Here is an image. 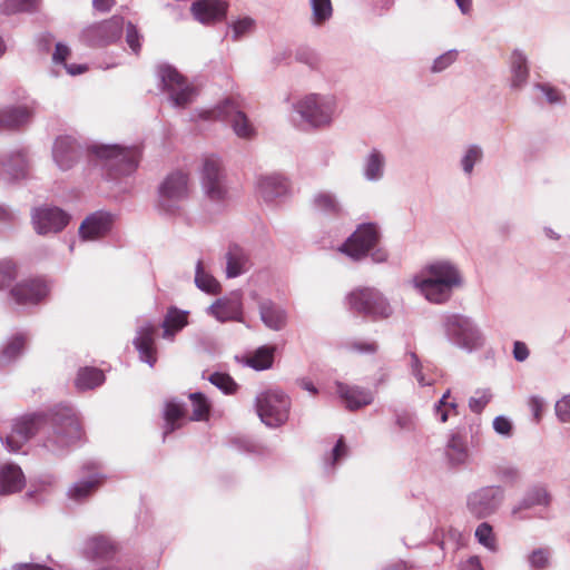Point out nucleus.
Wrapping results in <instances>:
<instances>
[{"instance_id":"1","label":"nucleus","mask_w":570,"mask_h":570,"mask_svg":"<svg viewBox=\"0 0 570 570\" xmlns=\"http://www.w3.org/2000/svg\"><path fill=\"white\" fill-rule=\"evenodd\" d=\"M41 431V445L53 454H61L76 444L82 429L76 411L71 406H56L48 416L40 414L17 419L4 444L10 452H19L36 433Z\"/></svg>"},{"instance_id":"2","label":"nucleus","mask_w":570,"mask_h":570,"mask_svg":"<svg viewBox=\"0 0 570 570\" xmlns=\"http://www.w3.org/2000/svg\"><path fill=\"white\" fill-rule=\"evenodd\" d=\"M412 282L428 302L443 305L464 285V277L458 265L448 259H439L429 264L424 274L415 276Z\"/></svg>"},{"instance_id":"3","label":"nucleus","mask_w":570,"mask_h":570,"mask_svg":"<svg viewBox=\"0 0 570 570\" xmlns=\"http://www.w3.org/2000/svg\"><path fill=\"white\" fill-rule=\"evenodd\" d=\"M337 109V99L332 94L312 92L292 105V122L302 130L322 129L331 126Z\"/></svg>"},{"instance_id":"4","label":"nucleus","mask_w":570,"mask_h":570,"mask_svg":"<svg viewBox=\"0 0 570 570\" xmlns=\"http://www.w3.org/2000/svg\"><path fill=\"white\" fill-rule=\"evenodd\" d=\"M440 326L451 345L468 353L480 350L484 345L483 333L471 316L448 312L441 316Z\"/></svg>"},{"instance_id":"5","label":"nucleus","mask_w":570,"mask_h":570,"mask_svg":"<svg viewBox=\"0 0 570 570\" xmlns=\"http://www.w3.org/2000/svg\"><path fill=\"white\" fill-rule=\"evenodd\" d=\"M89 150L100 160L109 179L129 176L136 171L139 165L140 150L137 147L92 145Z\"/></svg>"},{"instance_id":"6","label":"nucleus","mask_w":570,"mask_h":570,"mask_svg":"<svg viewBox=\"0 0 570 570\" xmlns=\"http://www.w3.org/2000/svg\"><path fill=\"white\" fill-rule=\"evenodd\" d=\"M380 237V228L375 223H364L341 245L340 250L354 261L370 255L374 263H384L389 254L384 248L376 247Z\"/></svg>"},{"instance_id":"7","label":"nucleus","mask_w":570,"mask_h":570,"mask_svg":"<svg viewBox=\"0 0 570 570\" xmlns=\"http://www.w3.org/2000/svg\"><path fill=\"white\" fill-rule=\"evenodd\" d=\"M350 308L373 320L387 318L393 314L389 299L374 287H360L347 295Z\"/></svg>"},{"instance_id":"8","label":"nucleus","mask_w":570,"mask_h":570,"mask_svg":"<svg viewBox=\"0 0 570 570\" xmlns=\"http://www.w3.org/2000/svg\"><path fill=\"white\" fill-rule=\"evenodd\" d=\"M257 415L269 428L283 425L289 414V397L278 390H268L259 393L255 399Z\"/></svg>"},{"instance_id":"9","label":"nucleus","mask_w":570,"mask_h":570,"mask_svg":"<svg viewBox=\"0 0 570 570\" xmlns=\"http://www.w3.org/2000/svg\"><path fill=\"white\" fill-rule=\"evenodd\" d=\"M188 176L181 171L169 174L158 187V207L167 215H179L188 198Z\"/></svg>"},{"instance_id":"10","label":"nucleus","mask_w":570,"mask_h":570,"mask_svg":"<svg viewBox=\"0 0 570 570\" xmlns=\"http://www.w3.org/2000/svg\"><path fill=\"white\" fill-rule=\"evenodd\" d=\"M200 185L208 200L216 204H222L226 200L228 195L226 175L218 158H205L200 173Z\"/></svg>"},{"instance_id":"11","label":"nucleus","mask_w":570,"mask_h":570,"mask_svg":"<svg viewBox=\"0 0 570 570\" xmlns=\"http://www.w3.org/2000/svg\"><path fill=\"white\" fill-rule=\"evenodd\" d=\"M157 75L163 85V89L168 92L173 106L185 108L193 101L195 89L176 68L170 65H160Z\"/></svg>"},{"instance_id":"12","label":"nucleus","mask_w":570,"mask_h":570,"mask_svg":"<svg viewBox=\"0 0 570 570\" xmlns=\"http://www.w3.org/2000/svg\"><path fill=\"white\" fill-rule=\"evenodd\" d=\"M504 498L505 492L502 487H482L468 495L466 508L475 518H488L497 512Z\"/></svg>"},{"instance_id":"13","label":"nucleus","mask_w":570,"mask_h":570,"mask_svg":"<svg viewBox=\"0 0 570 570\" xmlns=\"http://www.w3.org/2000/svg\"><path fill=\"white\" fill-rule=\"evenodd\" d=\"M124 26V18L114 16L106 21L87 27L82 31L81 38L88 46L105 47L120 38Z\"/></svg>"},{"instance_id":"14","label":"nucleus","mask_w":570,"mask_h":570,"mask_svg":"<svg viewBox=\"0 0 570 570\" xmlns=\"http://www.w3.org/2000/svg\"><path fill=\"white\" fill-rule=\"evenodd\" d=\"M210 112L214 117H218L230 122L234 132L239 138L252 139L255 137L256 129L233 98L225 99Z\"/></svg>"},{"instance_id":"15","label":"nucleus","mask_w":570,"mask_h":570,"mask_svg":"<svg viewBox=\"0 0 570 570\" xmlns=\"http://www.w3.org/2000/svg\"><path fill=\"white\" fill-rule=\"evenodd\" d=\"M31 217L36 232L42 235L61 232L70 220V216L58 207L37 208Z\"/></svg>"},{"instance_id":"16","label":"nucleus","mask_w":570,"mask_h":570,"mask_svg":"<svg viewBox=\"0 0 570 570\" xmlns=\"http://www.w3.org/2000/svg\"><path fill=\"white\" fill-rule=\"evenodd\" d=\"M48 284L40 278H29L18 283L10 292L11 298L21 306L39 304L49 294Z\"/></svg>"},{"instance_id":"17","label":"nucleus","mask_w":570,"mask_h":570,"mask_svg":"<svg viewBox=\"0 0 570 570\" xmlns=\"http://www.w3.org/2000/svg\"><path fill=\"white\" fill-rule=\"evenodd\" d=\"M207 314L220 323L244 322L243 302L239 294L216 299L207 307Z\"/></svg>"},{"instance_id":"18","label":"nucleus","mask_w":570,"mask_h":570,"mask_svg":"<svg viewBox=\"0 0 570 570\" xmlns=\"http://www.w3.org/2000/svg\"><path fill=\"white\" fill-rule=\"evenodd\" d=\"M114 222V214L107 210H97L83 219L79 227V235L85 240L101 238L111 230Z\"/></svg>"},{"instance_id":"19","label":"nucleus","mask_w":570,"mask_h":570,"mask_svg":"<svg viewBox=\"0 0 570 570\" xmlns=\"http://www.w3.org/2000/svg\"><path fill=\"white\" fill-rule=\"evenodd\" d=\"M81 155V147L72 136H59L53 142L52 158L61 170L73 167Z\"/></svg>"},{"instance_id":"20","label":"nucleus","mask_w":570,"mask_h":570,"mask_svg":"<svg viewBox=\"0 0 570 570\" xmlns=\"http://www.w3.org/2000/svg\"><path fill=\"white\" fill-rule=\"evenodd\" d=\"M336 393L348 411H356L372 404L374 401L373 392L358 385L336 382Z\"/></svg>"},{"instance_id":"21","label":"nucleus","mask_w":570,"mask_h":570,"mask_svg":"<svg viewBox=\"0 0 570 570\" xmlns=\"http://www.w3.org/2000/svg\"><path fill=\"white\" fill-rule=\"evenodd\" d=\"M29 160L24 149L0 154V171L11 180L23 179L28 175Z\"/></svg>"},{"instance_id":"22","label":"nucleus","mask_w":570,"mask_h":570,"mask_svg":"<svg viewBox=\"0 0 570 570\" xmlns=\"http://www.w3.org/2000/svg\"><path fill=\"white\" fill-rule=\"evenodd\" d=\"M225 275L227 278H236L246 274L253 266L250 255L247 249L230 244L225 253Z\"/></svg>"},{"instance_id":"23","label":"nucleus","mask_w":570,"mask_h":570,"mask_svg":"<svg viewBox=\"0 0 570 570\" xmlns=\"http://www.w3.org/2000/svg\"><path fill=\"white\" fill-rule=\"evenodd\" d=\"M155 332L156 328L150 323H145L137 330V335L134 338V345L139 353L141 362L147 363L150 367L157 362L156 347H155Z\"/></svg>"},{"instance_id":"24","label":"nucleus","mask_w":570,"mask_h":570,"mask_svg":"<svg viewBox=\"0 0 570 570\" xmlns=\"http://www.w3.org/2000/svg\"><path fill=\"white\" fill-rule=\"evenodd\" d=\"M117 551L115 543L107 537L96 534L83 541L81 552L90 560H109Z\"/></svg>"},{"instance_id":"25","label":"nucleus","mask_w":570,"mask_h":570,"mask_svg":"<svg viewBox=\"0 0 570 570\" xmlns=\"http://www.w3.org/2000/svg\"><path fill=\"white\" fill-rule=\"evenodd\" d=\"M259 317L263 324L273 331H282L287 324V312L269 298L258 302Z\"/></svg>"},{"instance_id":"26","label":"nucleus","mask_w":570,"mask_h":570,"mask_svg":"<svg viewBox=\"0 0 570 570\" xmlns=\"http://www.w3.org/2000/svg\"><path fill=\"white\" fill-rule=\"evenodd\" d=\"M510 88L521 90L525 87L530 76L529 61L527 55L514 49L510 57Z\"/></svg>"},{"instance_id":"27","label":"nucleus","mask_w":570,"mask_h":570,"mask_svg":"<svg viewBox=\"0 0 570 570\" xmlns=\"http://www.w3.org/2000/svg\"><path fill=\"white\" fill-rule=\"evenodd\" d=\"M386 157L377 148H372L362 160V176L366 181L377 183L384 178Z\"/></svg>"},{"instance_id":"28","label":"nucleus","mask_w":570,"mask_h":570,"mask_svg":"<svg viewBox=\"0 0 570 570\" xmlns=\"http://www.w3.org/2000/svg\"><path fill=\"white\" fill-rule=\"evenodd\" d=\"M257 191L264 202L273 203L287 194L288 184L279 175L264 176L257 180Z\"/></svg>"},{"instance_id":"29","label":"nucleus","mask_w":570,"mask_h":570,"mask_svg":"<svg viewBox=\"0 0 570 570\" xmlns=\"http://www.w3.org/2000/svg\"><path fill=\"white\" fill-rule=\"evenodd\" d=\"M26 478L21 468L13 463H6L0 466V494H12L21 491Z\"/></svg>"},{"instance_id":"30","label":"nucleus","mask_w":570,"mask_h":570,"mask_svg":"<svg viewBox=\"0 0 570 570\" xmlns=\"http://www.w3.org/2000/svg\"><path fill=\"white\" fill-rule=\"evenodd\" d=\"M33 108L29 106H12L0 110V130L16 129L27 125L32 116Z\"/></svg>"},{"instance_id":"31","label":"nucleus","mask_w":570,"mask_h":570,"mask_svg":"<svg viewBox=\"0 0 570 570\" xmlns=\"http://www.w3.org/2000/svg\"><path fill=\"white\" fill-rule=\"evenodd\" d=\"M551 502V495L543 484H534L530 487L522 499L512 509V514L517 515L522 510H528L533 507H548Z\"/></svg>"},{"instance_id":"32","label":"nucleus","mask_w":570,"mask_h":570,"mask_svg":"<svg viewBox=\"0 0 570 570\" xmlns=\"http://www.w3.org/2000/svg\"><path fill=\"white\" fill-rule=\"evenodd\" d=\"M484 159V149L478 142L466 144L461 151L459 166L464 177L471 178L476 166Z\"/></svg>"},{"instance_id":"33","label":"nucleus","mask_w":570,"mask_h":570,"mask_svg":"<svg viewBox=\"0 0 570 570\" xmlns=\"http://www.w3.org/2000/svg\"><path fill=\"white\" fill-rule=\"evenodd\" d=\"M188 312L170 306L161 324L164 328L163 337L173 340L176 333L180 332L188 324Z\"/></svg>"},{"instance_id":"34","label":"nucleus","mask_w":570,"mask_h":570,"mask_svg":"<svg viewBox=\"0 0 570 570\" xmlns=\"http://www.w3.org/2000/svg\"><path fill=\"white\" fill-rule=\"evenodd\" d=\"M445 453L452 465L464 464L469 459L465 439L459 433H452L448 441Z\"/></svg>"},{"instance_id":"35","label":"nucleus","mask_w":570,"mask_h":570,"mask_svg":"<svg viewBox=\"0 0 570 570\" xmlns=\"http://www.w3.org/2000/svg\"><path fill=\"white\" fill-rule=\"evenodd\" d=\"M185 417V412L183 404L176 402V401H169L166 403L165 411H164V420H165V428H164V440L166 436L170 433H173L175 430L179 429L181 426V422Z\"/></svg>"},{"instance_id":"36","label":"nucleus","mask_w":570,"mask_h":570,"mask_svg":"<svg viewBox=\"0 0 570 570\" xmlns=\"http://www.w3.org/2000/svg\"><path fill=\"white\" fill-rule=\"evenodd\" d=\"M105 381V374L97 367H82L78 371L76 386L80 391L92 390L101 385Z\"/></svg>"},{"instance_id":"37","label":"nucleus","mask_w":570,"mask_h":570,"mask_svg":"<svg viewBox=\"0 0 570 570\" xmlns=\"http://www.w3.org/2000/svg\"><path fill=\"white\" fill-rule=\"evenodd\" d=\"M274 346H261L253 355L246 357L245 365L254 368L255 371H265L272 367L274 362Z\"/></svg>"},{"instance_id":"38","label":"nucleus","mask_w":570,"mask_h":570,"mask_svg":"<svg viewBox=\"0 0 570 570\" xmlns=\"http://www.w3.org/2000/svg\"><path fill=\"white\" fill-rule=\"evenodd\" d=\"M100 482V475L98 473H94L87 479L75 482L69 489L68 495L72 500L81 501L89 497Z\"/></svg>"},{"instance_id":"39","label":"nucleus","mask_w":570,"mask_h":570,"mask_svg":"<svg viewBox=\"0 0 570 570\" xmlns=\"http://www.w3.org/2000/svg\"><path fill=\"white\" fill-rule=\"evenodd\" d=\"M195 285L202 292L207 294H218L220 291L219 282L204 268V263L198 259L195 268Z\"/></svg>"},{"instance_id":"40","label":"nucleus","mask_w":570,"mask_h":570,"mask_svg":"<svg viewBox=\"0 0 570 570\" xmlns=\"http://www.w3.org/2000/svg\"><path fill=\"white\" fill-rule=\"evenodd\" d=\"M313 207L327 215H338L342 207L333 193L318 191L313 196Z\"/></svg>"},{"instance_id":"41","label":"nucleus","mask_w":570,"mask_h":570,"mask_svg":"<svg viewBox=\"0 0 570 570\" xmlns=\"http://www.w3.org/2000/svg\"><path fill=\"white\" fill-rule=\"evenodd\" d=\"M312 9V24L323 26L333 16V7L331 0H309Z\"/></svg>"},{"instance_id":"42","label":"nucleus","mask_w":570,"mask_h":570,"mask_svg":"<svg viewBox=\"0 0 570 570\" xmlns=\"http://www.w3.org/2000/svg\"><path fill=\"white\" fill-rule=\"evenodd\" d=\"M24 343L26 341L22 335L12 337L0 352V363L9 364L19 357L23 351Z\"/></svg>"},{"instance_id":"43","label":"nucleus","mask_w":570,"mask_h":570,"mask_svg":"<svg viewBox=\"0 0 570 570\" xmlns=\"http://www.w3.org/2000/svg\"><path fill=\"white\" fill-rule=\"evenodd\" d=\"M37 0H4L0 4V11L10 16L20 12H31L36 9Z\"/></svg>"},{"instance_id":"44","label":"nucleus","mask_w":570,"mask_h":570,"mask_svg":"<svg viewBox=\"0 0 570 570\" xmlns=\"http://www.w3.org/2000/svg\"><path fill=\"white\" fill-rule=\"evenodd\" d=\"M478 542L491 552L498 551L497 539L493 534V529L488 522H482L478 525L474 533Z\"/></svg>"},{"instance_id":"45","label":"nucleus","mask_w":570,"mask_h":570,"mask_svg":"<svg viewBox=\"0 0 570 570\" xmlns=\"http://www.w3.org/2000/svg\"><path fill=\"white\" fill-rule=\"evenodd\" d=\"M551 551L548 548L534 549L528 554L527 561L531 570H546L550 566Z\"/></svg>"},{"instance_id":"46","label":"nucleus","mask_w":570,"mask_h":570,"mask_svg":"<svg viewBox=\"0 0 570 570\" xmlns=\"http://www.w3.org/2000/svg\"><path fill=\"white\" fill-rule=\"evenodd\" d=\"M189 399L193 403V416L194 421H203L207 419L210 410V404L206 396L200 392L189 394Z\"/></svg>"},{"instance_id":"47","label":"nucleus","mask_w":570,"mask_h":570,"mask_svg":"<svg viewBox=\"0 0 570 570\" xmlns=\"http://www.w3.org/2000/svg\"><path fill=\"white\" fill-rule=\"evenodd\" d=\"M208 381L225 394H234L237 390V383L226 373L215 372Z\"/></svg>"},{"instance_id":"48","label":"nucleus","mask_w":570,"mask_h":570,"mask_svg":"<svg viewBox=\"0 0 570 570\" xmlns=\"http://www.w3.org/2000/svg\"><path fill=\"white\" fill-rule=\"evenodd\" d=\"M533 88L541 91L550 105H563L566 102L563 92L548 82H537Z\"/></svg>"},{"instance_id":"49","label":"nucleus","mask_w":570,"mask_h":570,"mask_svg":"<svg viewBox=\"0 0 570 570\" xmlns=\"http://www.w3.org/2000/svg\"><path fill=\"white\" fill-rule=\"evenodd\" d=\"M229 27L232 29L233 41H238L243 37L253 32L255 20L249 17H245L234 21Z\"/></svg>"},{"instance_id":"50","label":"nucleus","mask_w":570,"mask_h":570,"mask_svg":"<svg viewBox=\"0 0 570 570\" xmlns=\"http://www.w3.org/2000/svg\"><path fill=\"white\" fill-rule=\"evenodd\" d=\"M459 57V51L455 49L448 50L446 52L438 56L430 68L432 73H440L451 67Z\"/></svg>"},{"instance_id":"51","label":"nucleus","mask_w":570,"mask_h":570,"mask_svg":"<svg viewBox=\"0 0 570 570\" xmlns=\"http://www.w3.org/2000/svg\"><path fill=\"white\" fill-rule=\"evenodd\" d=\"M395 424L404 432H414L417 426L416 415L409 411H400L395 413Z\"/></svg>"},{"instance_id":"52","label":"nucleus","mask_w":570,"mask_h":570,"mask_svg":"<svg viewBox=\"0 0 570 570\" xmlns=\"http://www.w3.org/2000/svg\"><path fill=\"white\" fill-rule=\"evenodd\" d=\"M492 394L490 390H478L469 400V407L474 413H481L487 404L491 401Z\"/></svg>"},{"instance_id":"53","label":"nucleus","mask_w":570,"mask_h":570,"mask_svg":"<svg viewBox=\"0 0 570 570\" xmlns=\"http://www.w3.org/2000/svg\"><path fill=\"white\" fill-rule=\"evenodd\" d=\"M409 356H410L411 373L416 379L417 383L421 386L432 385V381H429L422 372V363H421L419 356L416 355V353L410 352Z\"/></svg>"},{"instance_id":"54","label":"nucleus","mask_w":570,"mask_h":570,"mask_svg":"<svg viewBox=\"0 0 570 570\" xmlns=\"http://www.w3.org/2000/svg\"><path fill=\"white\" fill-rule=\"evenodd\" d=\"M140 40L141 35L139 33L137 27L134 23L128 22L126 26V42L135 55H138L140 52Z\"/></svg>"},{"instance_id":"55","label":"nucleus","mask_w":570,"mask_h":570,"mask_svg":"<svg viewBox=\"0 0 570 570\" xmlns=\"http://www.w3.org/2000/svg\"><path fill=\"white\" fill-rule=\"evenodd\" d=\"M17 277L16 266L11 262H0V289L10 285Z\"/></svg>"},{"instance_id":"56","label":"nucleus","mask_w":570,"mask_h":570,"mask_svg":"<svg viewBox=\"0 0 570 570\" xmlns=\"http://www.w3.org/2000/svg\"><path fill=\"white\" fill-rule=\"evenodd\" d=\"M554 411L560 422L567 423L570 421V394L557 401Z\"/></svg>"},{"instance_id":"57","label":"nucleus","mask_w":570,"mask_h":570,"mask_svg":"<svg viewBox=\"0 0 570 570\" xmlns=\"http://www.w3.org/2000/svg\"><path fill=\"white\" fill-rule=\"evenodd\" d=\"M493 429L498 434L505 436V438H509L512 434V423L504 415H499V416L494 417Z\"/></svg>"},{"instance_id":"58","label":"nucleus","mask_w":570,"mask_h":570,"mask_svg":"<svg viewBox=\"0 0 570 570\" xmlns=\"http://www.w3.org/2000/svg\"><path fill=\"white\" fill-rule=\"evenodd\" d=\"M346 454H347V446L344 442L343 436H341L332 450L331 461L328 464L333 468L335 465V463H337L342 458L346 456Z\"/></svg>"},{"instance_id":"59","label":"nucleus","mask_w":570,"mask_h":570,"mask_svg":"<svg viewBox=\"0 0 570 570\" xmlns=\"http://www.w3.org/2000/svg\"><path fill=\"white\" fill-rule=\"evenodd\" d=\"M529 406L535 422H539L541 420L542 411L546 406V401L538 395H533L530 397Z\"/></svg>"},{"instance_id":"60","label":"nucleus","mask_w":570,"mask_h":570,"mask_svg":"<svg viewBox=\"0 0 570 570\" xmlns=\"http://www.w3.org/2000/svg\"><path fill=\"white\" fill-rule=\"evenodd\" d=\"M499 476L507 483L513 484L520 479V471L515 466H504L499 471Z\"/></svg>"},{"instance_id":"61","label":"nucleus","mask_w":570,"mask_h":570,"mask_svg":"<svg viewBox=\"0 0 570 570\" xmlns=\"http://www.w3.org/2000/svg\"><path fill=\"white\" fill-rule=\"evenodd\" d=\"M512 354L517 362H524L529 357L530 352L525 343L515 341L513 343Z\"/></svg>"},{"instance_id":"62","label":"nucleus","mask_w":570,"mask_h":570,"mask_svg":"<svg viewBox=\"0 0 570 570\" xmlns=\"http://www.w3.org/2000/svg\"><path fill=\"white\" fill-rule=\"evenodd\" d=\"M69 53H70L69 48L66 45L58 42L56 45L55 52L52 55V60L55 63H63L65 65Z\"/></svg>"},{"instance_id":"63","label":"nucleus","mask_w":570,"mask_h":570,"mask_svg":"<svg viewBox=\"0 0 570 570\" xmlns=\"http://www.w3.org/2000/svg\"><path fill=\"white\" fill-rule=\"evenodd\" d=\"M351 348L358 353L373 354L377 350V345L374 342H353Z\"/></svg>"},{"instance_id":"64","label":"nucleus","mask_w":570,"mask_h":570,"mask_svg":"<svg viewBox=\"0 0 570 570\" xmlns=\"http://www.w3.org/2000/svg\"><path fill=\"white\" fill-rule=\"evenodd\" d=\"M12 570H53L50 567L39 563H18L12 567Z\"/></svg>"}]
</instances>
